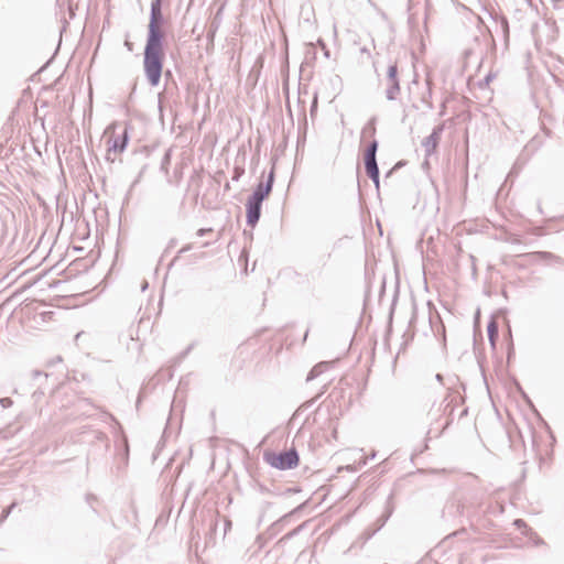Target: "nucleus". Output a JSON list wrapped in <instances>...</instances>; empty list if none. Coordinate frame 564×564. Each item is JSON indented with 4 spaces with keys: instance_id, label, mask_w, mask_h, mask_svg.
I'll use <instances>...</instances> for the list:
<instances>
[{
    "instance_id": "nucleus-1",
    "label": "nucleus",
    "mask_w": 564,
    "mask_h": 564,
    "mask_svg": "<svg viewBox=\"0 0 564 564\" xmlns=\"http://www.w3.org/2000/svg\"><path fill=\"white\" fill-rule=\"evenodd\" d=\"M162 23V0H154L151 3V18L143 63L145 75L152 86L159 85L163 69Z\"/></svg>"
},
{
    "instance_id": "nucleus-2",
    "label": "nucleus",
    "mask_w": 564,
    "mask_h": 564,
    "mask_svg": "<svg viewBox=\"0 0 564 564\" xmlns=\"http://www.w3.org/2000/svg\"><path fill=\"white\" fill-rule=\"evenodd\" d=\"M487 333L494 350L512 347L511 327L506 316L494 314L488 323Z\"/></svg>"
},
{
    "instance_id": "nucleus-3",
    "label": "nucleus",
    "mask_w": 564,
    "mask_h": 564,
    "mask_svg": "<svg viewBox=\"0 0 564 564\" xmlns=\"http://www.w3.org/2000/svg\"><path fill=\"white\" fill-rule=\"evenodd\" d=\"M267 462L278 469H291L299 465V456L294 449L279 454L267 455Z\"/></svg>"
},
{
    "instance_id": "nucleus-4",
    "label": "nucleus",
    "mask_w": 564,
    "mask_h": 564,
    "mask_svg": "<svg viewBox=\"0 0 564 564\" xmlns=\"http://www.w3.org/2000/svg\"><path fill=\"white\" fill-rule=\"evenodd\" d=\"M377 142L372 140L365 153L366 172L369 177L378 185L379 184V170L376 162Z\"/></svg>"
},
{
    "instance_id": "nucleus-5",
    "label": "nucleus",
    "mask_w": 564,
    "mask_h": 564,
    "mask_svg": "<svg viewBox=\"0 0 564 564\" xmlns=\"http://www.w3.org/2000/svg\"><path fill=\"white\" fill-rule=\"evenodd\" d=\"M273 183V172L270 173L268 183L265 185L259 184L253 195L250 197L257 202H261L270 194Z\"/></svg>"
},
{
    "instance_id": "nucleus-6",
    "label": "nucleus",
    "mask_w": 564,
    "mask_h": 564,
    "mask_svg": "<svg viewBox=\"0 0 564 564\" xmlns=\"http://www.w3.org/2000/svg\"><path fill=\"white\" fill-rule=\"evenodd\" d=\"M261 202H257L252 198L249 199L247 205V218L250 225H254L260 217Z\"/></svg>"
},
{
    "instance_id": "nucleus-7",
    "label": "nucleus",
    "mask_w": 564,
    "mask_h": 564,
    "mask_svg": "<svg viewBox=\"0 0 564 564\" xmlns=\"http://www.w3.org/2000/svg\"><path fill=\"white\" fill-rule=\"evenodd\" d=\"M397 74H398V66L397 64L394 65H391L388 69V75H389V78L391 79V82L397 85L398 84V80H397Z\"/></svg>"
},
{
    "instance_id": "nucleus-8",
    "label": "nucleus",
    "mask_w": 564,
    "mask_h": 564,
    "mask_svg": "<svg viewBox=\"0 0 564 564\" xmlns=\"http://www.w3.org/2000/svg\"><path fill=\"white\" fill-rule=\"evenodd\" d=\"M212 231H213V229H212V228H208V229H199V230L197 231V235L203 236V235H205V234H207V232H212Z\"/></svg>"
},
{
    "instance_id": "nucleus-9",
    "label": "nucleus",
    "mask_w": 564,
    "mask_h": 564,
    "mask_svg": "<svg viewBox=\"0 0 564 564\" xmlns=\"http://www.w3.org/2000/svg\"><path fill=\"white\" fill-rule=\"evenodd\" d=\"M126 141H127V132H124V135H123V142H122L121 148H120L121 151L123 150V148L126 145Z\"/></svg>"
}]
</instances>
